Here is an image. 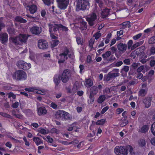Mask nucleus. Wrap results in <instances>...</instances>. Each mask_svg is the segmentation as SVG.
Segmentation results:
<instances>
[{"label":"nucleus","mask_w":155,"mask_h":155,"mask_svg":"<svg viewBox=\"0 0 155 155\" xmlns=\"http://www.w3.org/2000/svg\"><path fill=\"white\" fill-rule=\"evenodd\" d=\"M17 65L19 68L24 70H28L31 67V64L30 63L28 64L22 60L18 61L17 63Z\"/></svg>","instance_id":"4"},{"label":"nucleus","mask_w":155,"mask_h":155,"mask_svg":"<svg viewBox=\"0 0 155 155\" xmlns=\"http://www.w3.org/2000/svg\"><path fill=\"white\" fill-rule=\"evenodd\" d=\"M133 41L131 40H130L127 43V47L128 49H130L132 47L133 44Z\"/></svg>","instance_id":"55"},{"label":"nucleus","mask_w":155,"mask_h":155,"mask_svg":"<svg viewBox=\"0 0 155 155\" xmlns=\"http://www.w3.org/2000/svg\"><path fill=\"white\" fill-rule=\"evenodd\" d=\"M58 27L59 28H61L63 31L66 32L69 31V29L67 27L65 26L62 24H60L59 25Z\"/></svg>","instance_id":"42"},{"label":"nucleus","mask_w":155,"mask_h":155,"mask_svg":"<svg viewBox=\"0 0 155 155\" xmlns=\"http://www.w3.org/2000/svg\"><path fill=\"white\" fill-rule=\"evenodd\" d=\"M140 65V63H134L132 64L131 66L134 69H135Z\"/></svg>","instance_id":"54"},{"label":"nucleus","mask_w":155,"mask_h":155,"mask_svg":"<svg viewBox=\"0 0 155 155\" xmlns=\"http://www.w3.org/2000/svg\"><path fill=\"white\" fill-rule=\"evenodd\" d=\"M93 82L92 80L90 78L86 79L85 86L87 87H89L92 86Z\"/></svg>","instance_id":"28"},{"label":"nucleus","mask_w":155,"mask_h":155,"mask_svg":"<svg viewBox=\"0 0 155 155\" xmlns=\"http://www.w3.org/2000/svg\"><path fill=\"white\" fill-rule=\"evenodd\" d=\"M110 50L111 51L112 54H114L117 51V48L116 47L113 46L110 48Z\"/></svg>","instance_id":"58"},{"label":"nucleus","mask_w":155,"mask_h":155,"mask_svg":"<svg viewBox=\"0 0 155 155\" xmlns=\"http://www.w3.org/2000/svg\"><path fill=\"white\" fill-rule=\"evenodd\" d=\"M147 91L144 89H141L139 93V95L142 97L144 96L147 93Z\"/></svg>","instance_id":"36"},{"label":"nucleus","mask_w":155,"mask_h":155,"mask_svg":"<svg viewBox=\"0 0 155 155\" xmlns=\"http://www.w3.org/2000/svg\"><path fill=\"white\" fill-rule=\"evenodd\" d=\"M139 145L142 147H143L146 145V142L145 140L140 139L139 142Z\"/></svg>","instance_id":"49"},{"label":"nucleus","mask_w":155,"mask_h":155,"mask_svg":"<svg viewBox=\"0 0 155 155\" xmlns=\"http://www.w3.org/2000/svg\"><path fill=\"white\" fill-rule=\"evenodd\" d=\"M15 21L16 22L23 23H26L27 22L26 20L19 16H17L15 17Z\"/></svg>","instance_id":"26"},{"label":"nucleus","mask_w":155,"mask_h":155,"mask_svg":"<svg viewBox=\"0 0 155 155\" xmlns=\"http://www.w3.org/2000/svg\"><path fill=\"white\" fill-rule=\"evenodd\" d=\"M45 5L49 6L54 3V0H42Z\"/></svg>","instance_id":"34"},{"label":"nucleus","mask_w":155,"mask_h":155,"mask_svg":"<svg viewBox=\"0 0 155 155\" xmlns=\"http://www.w3.org/2000/svg\"><path fill=\"white\" fill-rule=\"evenodd\" d=\"M12 43H14L16 45H19L20 42L18 40V37L12 38Z\"/></svg>","instance_id":"41"},{"label":"nucleus","mask_w":155,"mask_h":155,"mask_svg":"<svg viewBox=\"0 0 155 155\" xmlns=\"http://www.w3.org/2000/svg\"><path fill=\"white\" fill-rule=\"evenodd\" d=\"M64 111L62 110H59L57 111L55 114L56 118L57 119H62L63 114L64 113Z\"/></svg>","instance_id":"25"},{"label":"nucleus","mask_w":155,"mask_h":155,"mask_svg":"<svg viewBox=\"0 0 155 155\" xmlns=\"http://www.w3.org/2000/svg\"><path fill=\"white\" fill-rule=\"evenodd\" d=\"M128 121L124 118L120 122V126L121 127H123L126 125L128 123Z\"/></svg>","instance_id":"46"},{"label":"nucleus","mask_w":155,"mask_h":155,"mask_svg":"<svg viewBox=\"0 0 155 155\" xmlns=\"http://www.w3.org/2000/svg\"><path fill=\"white\" fill-rule=\"evenodd\" d=\"M38 113L39 115L41 116L42 115L46 114L47 112V110L44 107H41L37 109Z\"/></svg>","instance_id":"19"},{"label":"nucleus","mask_w":155,"mask_h":155,"mask_svg":"<svg viewBox=\"0 0 155 155\" xmlns=\"http://www.w3.org/2000/svg\"><path fill=\"white\" fill-rule=\"evenodd\" d=\"M150 130L152 134L155 136V122L151 125Z\"/></svg>","instance_id":"43"},{"label":"nucleus","mask_w":155,"mask_h":155,"mask_svg":"<svg viewBox=\"0 0 155 155\" xmlns=\"http://www.w3.org/2000/svg\"><path fill=\"white\" fill-rule=\"evenodd\" d=\"M114 152L117 155L120 154V149L119 146L116 147L114 149Z\"/></svg>","instance_id":"50"},{"label":"nucleus","mask_w":155,"mask_h":155,"mask_svg":"<svg viewBox=\"0 0 155 155\" xmlns=\"http://www.w3.org/2000/svg\"><path fill=\"white\" fill-rule=\"evenodd\" d=\"M149 53L148 54L150 56L151 55L155 54V47L154 46H152L150 49Z\"/></svg>","instance_id":"39"},{"label":"nucleus","mask_w":155,"mask_h":155,"mask_svg":"<svg viewBox=\"0 0 155 155\" xmlns=\"http://www.w3.org/2000/svg\"><path fill=\"white\" fill-rule=\"evenodd\" d=\"M59 8L61 9H65L69 3V0H57Z\"/></svg>","instance_id":"8"},{"label":"nucleus","mask_w":155,"mask_h":155,"mask_svg":"<svg viewBox=\"0 0 155 155\" xmlns=\"http://www.w3.org/2000/svg\"><path fill=\"white\" fill-rule=\"evenodd\" d=\"M8 98H10L12 97L13 99H15L16 98V95L12 92H9L8 94Z\"/></svg>","instance_id":"57"},{"label":"nucleus","mask_w":155,"mask_h":155,"mask_svg":"<svg viewBox=\"0 0 155 155\" xmlns=\"http://www.w3.org/2000/svg\"><path fill=\"white\" fill-rule=\"evenodd\" d=\"M33 140L35 142L37 146H38L43 143V141L42 139L38 137H34L33 138Z\"/></svg>","instance_id":"22"},{"label":"nucleus","mask_w":155,"mask_h":155,"mask_svg":"<svg viewBox=\"0 0 155 155\" xmlns=\"http://www.w3.org/2000/svg\"><path fill=\"white\" fill-rule=\"evenodd\" d=\"M127 149L128 151L129 150L130 153L131 155L134 154V152L133 151V148L130 145L128 146L127 147Z\"/></svg>","instance_id":"47"},{"label":"nucleus","mask_w":155,"mask_h":155,"mask_svg":"<svg viewBox=\"0 0 155 155\" xmlns=\"http://www.w3.org/2000/svg\"><path fill=\"white\" fill-rule=\"evenodd\" d=\"M30 31L32 34L38 35L41 32V29L37 26H34L30 28Z\"/></svg>","instance_id":"11"},{"label":"nucleus","mask_w":155,"mask_h":155,"mask_svg":"<svg viewBox=\"0 0 155 155\" xmlns=\"http://www.w3.org/2000/svg\"><path fill=\"white\" fill-rule=\"evenodd\" d=\"M97 3H98L99 7L100 8V9L101 10H102L103 8H103V3L102 2L100 1L99 0H97Z\"/></svg>","instance_id":"63"},{"label":"nucleus","mask_w":155,"mask_h":155,"mask_svg":"<svg viewBox=\"0 0 155 155\" xmlns=\"http://www.w3.org/2000/svg\"><path fill=\"white\" fill-rule=\"evenodd\" d=\"M59 42L58 40H52L51 46L53 48L57 46L59 44Z\"/></svg>","instance_id":"44"},{"label":"nucleus","mask_w":155,"mask_h":155,"mask_svg":"<svg viewBox=\"0 0 155 155\" xmlns=\"http://www.w3.org/2000/svg\"><path fill=\"white\" fill-rule=\"evenodd\" d=\"M124 64L126 65H130V60L129 58L126 59L123 61Z\"/></svg>","instance_id":"61"},{"label":"nucleus","mask_w":155,"mask_h":155,"mask_svg":"<svg viewBox=\"0 0 155 155\" xmlns=\"http://www.w3.org/2000/svg\"><path fill=\"white\" fill-rule=\"evenodd\" d=\"M49 28V31L50 33H53V32H55L57 31L59 29V25L57 24H49L48 25Z\"/></svg>","instance_id":"15"},{"label":"nucleus","mask_w":155,"mask_h":155,"mask_svg":"<svg viewBox=\"0 0 155 155\" xmlns=\"http://www.w3.org/2000/svg\"><path fill=\"white\" fill-rule=\"evenodd\" d=\"M69 52V49L65 46L62 49V53L59 54V56L61 57L63 56L66 60H67L68 59V55Z\"/></svg>","instance_id":"12"},{"label":"nucleus","mask_w":155,"mask_h":155,"mask_svg":"<svg viewBox=\"0 0 155 155\" xmlns=\"http://www.w3.org/2000/svg\"><path fill=\"white\" fill-rule=\"evenodd\" d=\"M80 28L81 30H85L87 28V23L86 21H82L80 23Z\"/></svg>","instance_id":"30"},{"label":"nucleus","mask_w":155,"mask_h":155,"mask_svg":"<svg viewBox=\"0 0 155 155\" xmlns=\"http://www.w3.org/2000/svg\"><path fill=\"white\" fill-rule=\"evenodd\" d=\"M106 97L104 95H101L100 96L97 100V102L99 104H101L105 100Z\"/></svg>","instance_id":"35"},{"label":"nucleus","mask_w":155,"mask_h":155,"mask_svg":"<svg viewBox=\"0 0 155 155\" xmlns=\"http://www.w3.org/2000/svg\"><path fill=\"white\" fill-rule=\"evenodd\" d=\"M119 72V69H113L112 71L109 72V73L110 74L112 78H114L119 76L120 74Z\"/></svg>","instance_id":"18"},{"label":"nucleus","mask_w":155,"mask_h":155,"mask_svg":"<svg viewBox=\"0 0 155 155\" xmlns=\"http://www.w3.org/2000/svg\"><path fill=\"white\" fill-rule=\"evenodd\" d=\"M38 46L40 49L43 50L47 49L48 47L47 41L44 39L39 40Z\"/></svg>","instance_id":"7"},{"label":"nucleus","mask_w":155,"mask_h":155,"mask_svg":"<svg viewBox=\"0 0 155 155\" xmlns=\"http://www.w3.org/2000/svg\"><path fill=\"white\" fill-rule=\"evenodd\" d=\"M52 134H58L59 133V130L55 128H53L51 129L50 130Z\"/></svg>","instance_id":"52"},{"label":"nucleus","mask_w":155,"mask_h":155,"mask_svg":"<svg viewBox=\"0 0 155 155\" xmlns=\"http://www.w3.org/2000/svg\"><path fill=\"white\" fill-rule=\"evenodd\" d=\"M30 36L28 34H20L18 36V40L21 43L26 44L28 38Z\"/></svg>","instance_id":"10"},{"label":"nucleus","mask_w":155,"mask_h":155,"mask_svg":"<svg viewBox=\"0 0 155 155\" xmlns=\"http://www.w3.org/2000/svg\"><path fill=\"white\" fill-rule=\"evenodd\" d=\"M13 79L18 81L25 80L27 78L26 73L22 70H19L15 71L12 75Z\"/></svg>","instance_id":"1"},{"label":"nucleus","mask_w":155,"mask_h":155,"mask_svg":"<svg viewBox=\"0 0 155 155\" xmlns=\"http://www.w3.org/2000/svg\"><path fill=\"white\" fill-rule=\"evenodd\" d=\"M149 44H153L155 43V36L151 37L148 41Z\"/></svg>","instance_id":"53"},{"label":"nucleus","mask_w":155,"mask_h":155,"mask_svg":"<svg viewBox=\"0 0 155 155\" xmlns=\"http://www.w3.org/2000/svg\"><path fill=\"white\" fill-rule=\"evenodd\" d=\"M8 35L6 33L2 32L0 33V41L2 44H5L8 40Z\"/></svg>","instance_id":"13"},{"label":"nucleus","mask_w":155,"mask_h":155,"mask_svg":"<svg viewBox=\"0 0 155 155\" xmlns=\"http://www.w3.org/2000/svg\"><path fill=\"white\" fill-rule=\"evenodd\" d=\"M120 154H122L124 155H127L128 153V152L127 149V147L124 146L120 147Z\"/></svg>","instance_id":"29"},{"label":"nucleus","mask_w":155,"mask_h":155,"mask_svg":"<svg viewBox=\"0 0 155 155\" xmlns=\"http://www.w3.org/2000/svg\"><path fill=\"white\" fill-rule=\"evenodd\" d=\"M19 105V103L18 102H15L12 105V107L14 108H17Z\"/></svg>","instance_id":"64"},{"label":"nucleus","mask_w":155,"mask_h":155,"mask_svg":"<svg viewBox=\"0 0 155 155\" xmlns=\"http://www.w3.org/2000/svg\"><path fill=\"white\" fill-rule=\"evenodd\" d=\"M77 42L78 45H82L83 40L80 37L78 38H76Z\"/></svg>","instance_id":"56"},{"label":"nucleus","mask_w":155,"mask_h":155,"mask_svg":"<svg viewBox=\"0 0 155 155\" xmlns=\"http://www.w3.org/2000/svg\"><path fill=\"white\" fill-rule=\"evenodd\" d=\"M106 122V119H102L97 120V125H103Z\"/></svg>","instance_id":"51"},{"label":"nucleus","mask_w":155,"mask_h":155,"mask_svg":"<svg viewBox=\"0 0 155 155\" xmlns=\"http://www.w3.org/2000/svg\"><path fill=\"white\" fill-rule=\"evenodd\" d=\"M39 88V87H29V88H25V90L28 92L35 93V91H41Z\"/></svg>","instance_id":"21"},{"label":"nucleus","mask_w":155,"mask_h":155,"mask_svg":"<svg viewBox=\"0 0 155 155\" xmlns=\"http://www.w3.org/2000/svg\"><path fill=\"white\" fill-rule=\"evenodd\" d=\"M130 67L129 66L125 65L124 66L123 68L121 69L120 73L121 74V75L124 76L127 75V72L129 71Z\"/></svg>","instance_id":"20"},{"label":"nucleus","mask_w":155,"mask_h":155,"mask_svg":"<svg viewBox=\"0 0 155 155\" xmlns=\"http://www.w3.org/2000/svg\"><path fill=\"white\" fill-rule=\"evenodd\" d=\"M109 107L108 106H106L103 108L102 110L101 113L102 114H104L108 109Z\"/></svg>","instance_id":"60"},{"label":"nucleus","mask_w":155,"mask_h":155,"mask_svg":"<svg viewBox=\"0 0 155 155\" xmlns=\"http://www.w3.org/2000/svg\"><path fill=\"white\" fill-rule=\"evenodd\" d=\"M58 105L54 102H52L50 104V107L54 109H56Z\"/></svg>","instance_id":"62"},{"label":"nucleus","mask_w":155,"mask_h":155,"mask_svg":"<svg viewBox=\"0 0 155 155\" xmlns=\"http://www.w3.org/2000/svg\"><path fill=\"white\" fill-rule=\"evenodd\" d=\"M152 100V97H147L143 99V102L145 105L146 108H148L150 106Z\"/></svg>","instance_id":"17"},{"label":"nucleus","mask_w":155,"mask_h":155,"mask_svg":"<svg viewBox=\"0 0 155 155\" xmlns=\"http://www.w3.org/2000/svg\"><path fill=\"white\" fill-rule=\"evenodd\" d=\"M7 31L10 34H13L14 32V29L11 27L8 28L7 30Z\"/></svg>","instance_id":"59"},{"label":"nucleus","mask_w":155,"mask_h":155,"mask_svg":"<svg viewBox=\"0 0 155 155\" xmlns=\"http://www.w3.org/2000/svg\"><path fill=\"white\" fill-rule=\"evenodd\" d=\"M59 75L62 82L66 83L71 77V73L69 69H66L64 70L61 75Z\"/></svg>","instance_id":"3"},{"label":"nucleus","mask_w":155,"mask_h":155,"mask_svg":"<svg viewBox=\"0 0 155 155\" xmlns=\"http://www.w3.org/2000/svg\"><path fill=\"white\" fill-rule=\"evenodd\" d=\"M97 94V86H94L91 88V92L89 96L90 102V103L92 104L94 102V95Z\"/></svg>","instance_id":"6"},{"label":"nucleus","mask_w":155,"mask_h":155,"mask_svg":"<svg viewBox=\"0 0 155 155\" xmlns=\"http://www.w3.org/2000/svg\"><path fill=\"white\" fill-rule=\"evenodd\" d=\"M0 115L5 117L9 119L12 118V117L11 115L5 113L0 112Z\"/></svg>","instance_id":"38"},{"label":"nucleus","mask_w":155,"mask_h":155,"mask_svg":"<svg viewBox=\"0 0 155 155\" xmlns=\"http://www.w3.org/2000/svg\"><path fill=\"white\" fill-rule=\"evenodd\" d=\"M64 113L63 114L62 120H66L69 119L70 117H69V114L64 111Z\"/></svg>","instance_id":"32"},{"label":"nucleus","mask_w":155,"mask_h":155,"mask_svg":"<svg viewBox=\"0 0 155 155\" xmlns=\"http://www.w3.org/2000/svg\"><path fill=\"white\" fill-rule=\"evenodd\" d=\"M97 122H95L94 121H93L92 122V123L91 125V126L90 127V130H92V133H90L88 134V135L87 137H92L95 135V134L96 135V131L97 129Z\"/></svg>","instance_id":"9"},{"label":"nucleus","mask_w":155,"mask_h":155,"mask_svg":"<svg viewBox=\"0 0 155 155\" xmlns=\"http://www.w3.org/2000/svg\"><path fill=\"white\" fill-rule=\"evenodd\" d=\"M111 54V52L110 51H107L105 54H102V57L106 59L109 57Z\"/></svg>","instance_id":"45"},{"label":"nucleus","mask_w":155,"mask_h":155,"mask_svg":"<svg viewBox=\"0 0 155 155\" xmlns=\"http://www.w3.org/2000/svg\"><path fill=\"white\" fill-rule=\"evenodd\" d=\"M60 78L61 77L60 75H59L58 76L57 75H54L53 78V80L56 86H57L60 83Z\"/></svg>","instance_id":"23"},{"label":"nucleus","mask_w":155,"mask_h":155,"mask_svg":"<svg viewBox=\"0 0 155 155\" xmlns=\"http://www.w3.org/2000/svg\"><path fill=\"white\" fill-rule=\"evenodd\" d=\"M145 49V47L144 46H142L136 50V53L137 54L143 52Z\"/></svg>","instance_id":"33"},{"label":"nucleus","mask_w":155,"mask_h":155,"mask_svg":"<svg viewBox=\"0 0 155 155\" xmlns=\"http://www.w3.org/2000/svg\"><path fill=\"white\" fill-rule=\"evenodd\" d=\"M144 42V40H143L140 41H139L138 42H137L135 44H134L132 46V47L131 48V49L132 50H134L137 47H138L140 46V45H142Z\"/></svg>","instance_id":"31"},{"label":"nucleus","mask_w":155,"mask_h":155,"mask_svg":"<svg viewBox=\"0 0 155 155\" xmlns=\"http://www.w3.org/2000/svg\"><path fill=\"white\" fill-rule=\"evenodd\" d=\"M112 78L109 72L107 74L104 75V81H110Z\"/></svg>","instance_id":"37"},{"label":"nucleus","mask_w":155,"mask_h":155,"mask_svg":"<svg viewBox=\"0 0 155 155\" xmlns=\"http://www.w3.org/2000/svg\"><path fill=\"white\" fill-rule=\"evenodd\" d=\"M26 8L27 10H29L31 14H33L35 13L37 10V7L34 5H28L26 7Z\"/></svg>","instance_id":"16"},{"label":"nucleus","mask_w":155,"mask_h":155,"mask_svg":"<svg viewBox=\"0 0 155 155\" xmlns=\"http://www.w3.org/2000/svg\"><path fill=\"white\" fill-rule=\"evenodd\" d=\"M117 48L120 52L123 53L126 50L127 45L126 44L120 43L117 45Z\"/></svg>","instance_id":"14"},{"label":"nucleus","mask_w":155,"mask_h":155,"mask_svg":"<svg viewBox=\"0 0 155 155\" xmlns=\"http://www.w3.org/2000/svg\"><path fill=\"white\" fill-rule=\"evenodd\" d=\"M97 18V15L95 13H92L90 16L86 18V20L88 22L89 25L93 26L94 24L96 19Z\"/></svg>","instance_id":"5"},{"label":"nucleus","mask_w":155,"mask_h":155,"mask_svg":"<svg viewBox=\"0 0 155 155\" xmlns=\"http://www.w3.org/2000/svg\"><path fill=\"white\" fill-rule=\"evenodd\" d=\"M148 125H144L139 130V131L142 133L145 134L148 131Z\"/></svg>","instance_id":"27"},{"label":"nucleus","mask_w":155,"mask_h":155,"mask_svg":"<svg viewBox=\"0 0 155 155\" xmlns=\"http://www.w3.org/2000/svg\"><path fill=\"white\" fill-rule=\"evenodd\" d=\"M89 7V3L88 1L86 0H78L76 10L78 12L80 10H84L87 8L88 9Z\"/></svg>","instance_id":"2"},{"label":"nucleus","mask_w":155,"mask_h":155,"mask_svg":"<svg viewBox=\"0 0 155 155\" xmlns=\"http://www.w3.org/2000/svg\"><path fill=\"white\" fill-rule=\"evenodd\" d=\"M94 42V38H92L90 39L89 41V47L91 50L93 48V45Z\"/></svg>","instance_id":"40"},{"label":"nucleus","mask_w":155,"mask_h":155,"mask_svg":"<svg viewBox=\"0 0 155 155\" xmlns=\"http://www.w3.org/2000/svg\"><path fill=\"white\" fill-rule=\"evenodd\" d=\"M130 22L129 21L123 22L122 23V25L123 26V27H124L123 28H129L130 27Z\"/></svg>","instance_id":"48"},{"label":"nucleus","mask_w":155,"mask_h":155,"mask_svg":"<svg viewBox=\"0 0 155 155\" xmlns=\"http://www.w3.org/2000/svg\"><path fill=\"white\" fill-rule=\"evenodd\" d=\"M110 12V11L109 9L105 8L103 9V10L102 11L101 15L103 18H105L107 17L109 15Z\"/></svg>","instance_id":"24"}]
</instances>
